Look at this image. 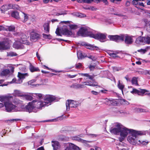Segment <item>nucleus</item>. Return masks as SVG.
<instances>
[{"mask_svg": "<svg viewBox=\"0 0 150 150\" xmlns=\"http://www.w3.org/2000/svg\"><path fill=\"white\" fill-rule=\"evenodd\" d=\"M69 21H63L62 23H64L66 25H63L62 27L59 30L57 28L56 30L55 33L58 36H62V35H64L67 36H70L73 35V33L71 30H69L70 28L71 30H75L78 28V26L76 25L70 24Z\"/></svg>", "mask_w": 150, "mask_h": 150, "instance_id": "f257e3e1", "label": "nucleus"}, {"mask_svg": "<svg viewBox=\"0 0 150 150\" xmlns=\"http://www.w3.org/2000/svg\"><path fill=\"white\" fill-rule=\"evenodd\" d=\"M13 103L15 105L9 101L5 103L4 106L6 111L9 112H20L19 110L23 105V102L17 98H15L13 100Z\"/></svg>", "mask_w": 150, "mask_h": 150, "instance_id": "f03ea898", "label": "nucleus"}, {"mask_svg": "<svg viewBox=\"0 0 150 150\" xmlns=\"http://www.w3.org/2000/svg\"><path fill=\"white\" fill-rule=\"evenodd\" d=\"M147 132V131H137L132 129L129 134V135L128 137L127 140L130 144L135 145L137 142L136 138L137 136L146 135Z\"/></svg>", "mask_w": 150, "mask_h": 150, "instance_id": "7ed1b4c3", "label": "nucleus"}, {"mask_svg": "<svg viewBox=\"0 0 150 150\" xmlns=\"http://www.w3.org/2000/svg\"><path fill=\"white\" fill-rule=\"evenodd\" d=\"M95 31L89 28L81 27L77 32L79 36L83 37L89 36L91 37L92 33H95Z\"/></svg>", "mask_w": 150, "mask_h": 150, "instance_id": "20e7f679", "label": "nucleus"}, {"mask_svg": "<svg viewBox=\"0 0 150 150\" xmlns=\"http://www.w3.org/2000/svg\"><path fill=\"white\" fill-rule=\"evenodd\" d=\"M132 130V129H129L122 125L119 134L120 136L119 138V141L121 142L124 140L128 134H129Z\"/></svg>", "mask_w": 150, "mask_h": 150, "instance_id": "39448f33", "label": "nucleus"}, {"mask_svg": "<svg viewBox=\"0 0 150 150\" xmlns=\"http://www.w3.org/2000/svg\"><path fill=\"white\" fill-rule=\"evenodd\" d=\"M59 99L55 96L50 95H46L43 97V99L46 106L50 105L52 102L58 101Z\"/></svg>", "mask_w": 150, "mask_h": 150, "instance_id": "423d86ee", "label": "nucleus"}, {"mask_svg": "<svg viewBox=\"0 0 150 150\" xmlns=\"http://www.w3.org/2000/svg\"><path fill=\"white\" fill-rule=\"evenodd\" d=\"M20 110V112H35L34 110V107L33 106V103H29L28 104L25 106L23 105V106H22Z\"/></svg>", "mask_w": 150, "mask_h": 150, "instance_id": "0eeeda50", "label": "nucleus"}, {"mask_svg": "<svg viewBox=\"0 0 150 150\" xmlns=\"http://www.w3.org/2000/svg\"><path fill=\"white\" fill-rule=\"evenodd\" d=\"M79 104L78 101L72 100H67L66 103V110H69L70 107L76 108Z\"/></svg>", "mask_w": 150, "mask_h": 150, "instance_id": "6e6552de", "label": "nucleus"}, {"mask_svg": "<svg viewBox=\"0 0 150 150\" xmlns=\"http://www.w3.org/2000/svg\"><path fill=\"white\" fill-rule=\"evenodd\" d=\"M96 33V32L95 31V33H92L91 38L98 40L101 42H104V40L106 38V34H103L100 33Z\"/></svg>", "mask_w": 150, "mask_h": 150, "instance_id": "1a4fd4ad", "label": "nucleus"}, {"mask_svg": "<svg viewBox=\"0 0 150 150\" xmlns=\"http://www.w3.org/2000/svg\"><path fill=\"white\" fill-rule=\"evenodd\" d=\"M122 125L120 123H118L114 127L110 128V132L115 135H119Z\"/></svg>", "mask_w": 150, "mask_h": 150, "instance_id": "9d476101", "label": "nucleus"}, {"mask_svg": "<svg viewBox=\"0 0 150 150\" xmlns=\"http://www.w3.org/2000/svg\"><path fill=\"white\" fill-rule=\"evenodd\" d=\"M147 92V91L144 89H139L137 90L136 89H133L132 91L130 92L131 93L137 94L139 95L143 96L144 94L145 95H148L150 97V93H146Z\"/></svg>", "mask_w": 150, "mask_h": 150, "instance_id": "9b49d317", "label": "nucleus"}, {"mask_svg": "<svg viewBox=\"0 0 150 150\" xmlns=\"http://www.w3.org/2000/svg\"><path fill=\"white\" fill-rule=\"evenodd\" d=\"M122 37L123 40H121V41H123L125 39V42L126 44L127 45H130L133 42L132 39L133 36H129L127 35L122 34Z\"/></svg>", "mask_w": 150, "mask_h": 150, "instance_id": "f8f14e48", "label": "nucleus"}, {"mask_svg": "<svg viewBox=\"0 0 150 150\" xmlns=\"http://www.w3.org/2000/svg\"><path fill=\"white\" fill-rule=\"evenodd\" d=\"M108 37L109 38L110 40L117 42H119L121 41V40H123L122 34L120 35H109Z\"/></svg>", "mask_w": 150, "mask_h": 150, "instance_id": "ddd939ff", "label": "nucleus"}, {"mask_svg": "<svg viewBox=\"0 0 150 150\" xmlns=\"http://www.w3.org/2000/svg\"><path fill=\"white\" fill-rule=\"evenodd\" d=\"M10 45L8 42L6 41L0 42V50H6L10 48Z\"/></svg>", "mask_w": 150, "mask_h": 150, "instance_id": "4468645a", "label": "nucleus"}, {"mask_svg": "<svg viewBox=\"0 0 150 150\" xmlns=\"http://www.w3.org/2000/svg\"><path fill=\"white\" fill-rule=\"evenodd\" d=\"M34 108H36L37 109H41L42 107L46 106L44 101H35L34 102Z\"/></svg>", "mask_w": 150, "mask_h": 150, "instance_id": "2eb2a0df", "label": "nucleus"}, {"mask_svg": "<svg viewBox=\"0 0 150 150\" xmlns=\"http://www.w3.org/2000/svg\"><path fill=\"white\" fill-rule=\"evenodd\" d=\"M13 47L14 48L17 49H23L24 48L23 44L19 41L15 42L13 43Z\"/></svg>", "mask_w": 150, "mask_h": 150, "instance_id": "dca6fc26", "label": "nucleus"}, {"mask_svg": "<svg viewBox=\"0 0 150 150\" xmlns=\"http://www.w3.org/2000/svg\"><path fill=\"white\" fill-rule=\"evenodd\" d=\"M52 145L53 147L54 150H57L60 147L59 143L57 141H52Z\"/></svg>", "mask_w": 150, "mask_h": 150, "instance_id": "f3484780", "label": "nucleus"}, {"mask_svg": "<svg viewBox=\"0 0 150 150\" xmlns=\"http://www.w3.org/2000/svg\"><path fill=\"white\" fill-rule=\"evenodd\" d=\"M50 22L45 23L43 25L44 31L45 33L47 34L49 33L50 29Z\"/></svg>", "mask_w": 150, "mask_h": 150, "instance_id": "a211bd4d", "label": "nucleus"}, {"mask_svg": "<svg viewBox=\"0 0 150 150\" xmlns=\"http://www.w3.org/2000/svg\"><path fill=\"white\" fill-rule=\"evenodd\" d=\"M144 37H139L136 39L135 42L139 45H144Z\"/></svg>", "mask_w": 150, "mask_h": 150, "instance_id": "6ab92c4d", "label": "nucleus"}, {"mask_svg": "<svg viewBox=\"0 0 150 150\" xmlns=\"http://www.w3.org/2000/svg\"><path fill=\"white\" fill-rule=\"evenodd\" d=\"M86 47V48L91 50H98L99 49V48L96 46H94L93 45H91L90 44H88L85 43L83 44Z\"/></svg>", "mask_w": 150, "mask_h": 150, "instance_id": "aec40b11", "label": "nucleus"}, {"mask_svg": "<svg viewBox=\"0 0 150 150\" xmlns=\"http://www.w3.org/2000/svg\"><path fill=\"white\" fill-rule=\"evenodd\" d=\"M40 38V35L36 33H31L30 36V39L32 40H38Z\"/></svg>", "mask_w": 150, "mask_h": 150, "instance_id": "412c9836", "label": "nucleus"}, {"mask_svg": "<svg viewBox=\"0 0 150 150\" xmlns=\"http://www.w3.org/2000/svg\"><path fill=\"white\" fill-rule=\"evenodd\" d=\"M79 74L82 76L87 77V78H86V79H88L91 80H93L95 76L94 75H90L89 74L87 73H79Z\"/></svg>", "mask_w": 150, "mask_h": 150, "instance_id": "4be33fe9", "label": "nucleus"}, {"mask_svg": "<svg viewBox=\"0 0 150 150\" xmlns=\"http://www.w3.org/2000/svg\"><path fill=\"white\" fill-rule=\"evenodd\" d=\"M83 86L81 85V84L74 83L71 85L70 86V87L71 88L77 89L78 88H83Z\"/></svg>", "mask_w": 150, "mask_h": 150, "instance_id": "5701e85b", "label": "nucleus"}, {"mask_svg": "<svg viewBox=\"0 0 150 150\" xmlns=\"http://www.w3.org/2000/svg\"><path fill=\"white\" fill-rule=\"evenodd\" d=\"M28 76L29 74L28 73H22L20 72H18V78L22 79L25 78Z\"/></svg>", "mask_w": 150, "mask_h": 150, "instance_id": "b1692460", "label": "nucleus"}, {"mask_svg": "<svg viewBox=\"0 0 150 150\" xmlns=\"http://www.w3.org/2000/svg\"><path fill=\"white\" fill-rule=\"evenodd\" d=\"M117 86L118 88L121 90V91L123 94V89L125 88V85L123 84L122 82L121 83L120 81L119 80L117 84Z\"/></svg>", "mask_w": 150, "mask_h": 150, "instance_id": "393cba45", "label": "nucleus"}, {"mask_svg": "<svg viewBox=\"0 0 150 150\" xmlns=\"http://www.w3.org/2000/svg\"><path fill=\"white\" fill-rule=\"evenodd\" d=\"M29 69L30 71L32 72L37 71H40V70L38 68L35 67L31 64H30V66Z\"/></svg>", "mask_w": 150, "mask_h": 150, "instance_id": "a878e982", "label": "nucleus"}, {"mask_svg": "<svg viewBox=\"0 0 150 150\" xmlns=\"http://www.w3.org/2000/svg\"><path fill=\"white\" fill-rule=\"evenodd\" d=\"M11 16L17 19L20 18L19 13L18 11H14L12 12L11 13Z\"/></svg>", "mask_w": 150, "mask_h": 150, "instance_id": "bb28decb", "label": "nucleus"}, {"mask_svg": "<svg viewBox=\"0 0 150 150\" xmlns=\"http://www.w3.org/2000/svg\"><path fill=\"white\" fill-rule=\"evenodd\" d=\"M12 97L11 96H0V101L1 102H4V103L6 101H5L6 100H8L9 98H11Z\"/></svg>", "mask_w": 150, "mask_h": 150, "instance_id": "cd10ccee", "label": "nucleus"}, {"mask_svg": "<svg viewBox=\"0 0 150 150\" xmlns=\"http://www.w3.org/2000/svg\"><path fill=\"white\" fill-rule=\"evenodd\" d=\"M77 54L78 58L79 59H83L86 57V55L83 54L81 51L80 50L77 51Z\"/></svg>", "mask_w": 150, "mask_h": 150, "instance_id": "c85d7f7f", "label": "nucleus"}, {"mask_svg": "<svg viewBox=\"0 0 150 150\" xmlns=\"http://www.w3.org/2000/svg\"><path fill=\"white\" fill-rule=\"evenodd\" d=\"M13 94L16 96L22 97L23 96V94L20 91L15 90L14 91Z\"/></svg>", "mask_w": 150, "mask_h": 150, "instance_id": "c756f323", "label": "nucleus"}, {"mask_svg": "<svg viewBox=\"0 0 150 150\" xmlns=\"http://www.w3.org/2000/svg\"><path fill=\"white\" fill-rule=\"evenodd\" d=\"M144 44H150V36H146L145 37H144Z\"/></svg>", "mask_w": 150, "mask_h": 150, "instance_id": "7c9ffc66", "label": "nucleus"}, {"mask_svg": "<svg viewBox=\"0 0 150 150\" xmlns=\"http://www.w3.org/2000/svg\"><path fill=\"white\" fill-rule=\"evenodd\" d=\"M74 145L72 143H68L66 144V148L69 150H73Z\"/></svg>", "mask_w": 150, "mask_h": 150, "instance_id": "2f4dec72", "label": "nucleus"}, {"mask_svg": "<svg viewBox=\"0 0 150 150\" xmlns=\"http://www.w3.org/2000/svg\"><path fill=\"white\" fill-rule=\"evenodd\" d=\"M149 46L147 47L145 49H141L137 50L139 52H140L142 54H144L147 51L150 49Z\"/></svg>", "mask_w": 150, "mask_h": 150, "instance_id": "473e14b6", "label": "nucleus"}, {"mask_svg": "<svg viewBox=\"0 0 150 150\" xmlns=\"http://www.w3.org/2000/svg\"><path fill=\"white\" fill-rule=\"evenodd\" d=\"M75 140H77L78 141L81 142H82L83 143L87 144L88 143H91V142L92 141H87L85 140H83L81 138H79V137H75Z\"/></svg>", "mask_w": 150, "mask_h": 150, "instance_id": "72a5a7b5", "label": "nucleus"}, {"mask_svg": "<svg viewBox=\"0 0 150 150\" xmlns=\"http://www.w3.org/2000/svg\"><path fill=\"white\" fill-rule=\"evenodd\" d=\"M36 81V80L35 79H32L29 81L28 82V83L29 85H31L32 86H36L37 85H39V84H35L33 83H34Z\"/></svg>", "mask_w": 150, "mask_h": 150, "instance_id": "f704fd0d", "label": "nucleus"}, {"mask_svg": "<svg viewBox=\"0 0 150 150\" xmlns=\"http://www.w3.org/2000/svg\"><path fill=\"white\" fill-rule=\"evenodd\" d=\"M119 53L118 52H111L109 54L113 58L118 57L120 58V57L117 55V54Z\"/></svg>", "mask_w": 150, "mask_h": 150, "instance_id": "c9c22d12", "label": "nucleus"}, {"mask_svg": "<svg viewBox=\"0 0 150 150\" xmlns=\"http://www.w3.org/2000/svg\"><path fill=\"white\" fill-rule=\"evenodd\" d=\"M8 8L7 5L6 4L2 6L1 8L2 13H4L5 11L8 10Z\"/></svg>", "mask_w": 150, "mask_h": 150, "instance_id": "e433bc0d", "label": "nucleus"}, {"mask_svg": "<svg viewBox=\"0 0 150 150\" xmlns=\"http://www.w3.org/2000/svg\"><path fill=\"white\" fill-rule=\"evenodd\" d=\"M131 81L132 83L133 84H134L136 86L138 85V84L137 83V78L136 77H133L132 80Z\"/></svg>", "mask_w": 150, "mask_h": 150, "instance_id": "4c0bfd02", "label": "nucleus"}, {"mask_svg": "<svg viewBox=\"0 0 150 150\" xmlns=\"http://www.w3.org/2000/svg\"><path fill=\"white\" fill-rule=\"evenodd\" d=\"M21 41L23 42V44L26 43L27 41V36L25 35H22V37H21Z\"/></svg>", "mask_w": 150, "mask_h": 150, "instance_id": "58836bf2", "label": "nucleus"}, {"mask_svg": "<svg viewBox=\"0 0 150 150\" xmlns=\"http://www.w3.org/2000/svg\"><path fill=\"white\" fill-rule=\"evenodd\" d=\"M23 97L26 100H31L33 99V98L31 96L28 95H23Z\"/></svg>", "mask_w": 150, "mask_h": 150, "instance_id": "ea45409f", "label": "nucleus"}, {"mask_svg": "<svg viewBox=\"0 0 150 150\" xmlns=\"http://www.w3.org/2000/svg\"><path fill=\"white\" fill-rule=\"evenodd\" d=\"M75 68L77 69H81L83 68V65L81 63H77L75 64Z\"/></svg>", "mask_w": 150, "mask_h": 150, "instance_id": "a19ab883", "label": "nucleus"}, {"mask_svg": "<svg viewBox=\"0 0 150 150\" xmlns=\"http://www.w3.org/2000/svg\"><path fill=\"white\" fill-rule=\"evenodd\" d=\"M10 73V71L7 69L4 70L1 72V74L4 76H6L8 74Z\"/></svg>", "mask_w": 150, "mask_h": 150, "instance_id": "79ce46f5", "label": "nucleus"}, {"mask_svg": "<svg viewBox=\"0 0 150 150\" xmlns=\"http://www.w3.org/2000/svg\"><path fill=\"white\" fill-rule=\"evenodd\" d=\"M24 16V20L23 21V22H26L28 19V15L27 14L25 13L24 12H22Z\"/></svg>", "mask_w": 150, "mask_h": 150, "instance_id": "37998d69", "label": "nucleus"}, {"mask_svg": "<svg viewBox=\"0 0 150 150\" xmlns=\"http://www.w3.org/2000/svg\"><path fill=\"white\" fill-rule=\"evenodd\" d=\"M17 54L16 53L13 52H10L7 53V55L11 57L15 56H17Z\"/></svg>", "mask_w": 150, "mask_h": 150, "instance_id": "c03bdc74", "label": "nucleus"}, {"mask_svg": "<svg viewBox=\"0 0 150 150\" xmlns=\"http://www.w3.org/2000/svg\"><path fill=\"white\" fill-rule=\"evenodd\" d=\"M139 142L141 144L143 145H147L149 143V142L146 141H143L139 140Z\"/></svg>", "mask_w": 150, "mask_h": 150, "instance_id": "a18cd8bd", "label": "nucleus"}, {"mask_svg": "<svg viewBox=\"0 0 150 150\" xmlns=\"http://www.w3.org/2000/svg\"><path fill=\"white\" fill-rule=\"evenodd\" d=\"M8 30L10 31H14L15 29V27L14 26L11 25L8 26Z\"/></svg>", "mask_w": 150, "mask_h": 150, "instance_id": "49530a36", "label": "nucleus"}, {"mask_svg": "<svg viewBox=\"0 0 150 150\" xmlns=\"http://www.w3.org/2000/svg\"><path fill=\"white\" fill-rule=\"evenodd\" d=\"M44 38H46V39H51V36L50 34L47 35L44 33H43L42 34Z\"/></svg>", "mask_w": 150, "mask_h": 150, "instance_id": "de8ad7c7", "label": "nucleus"}, {"mask_svg": "<svg viewBox=\"0 0 150 150\" xmlns=\"http://www.w3.org/2000/svg\"><path fill=\"white\" fill-rule=\"evenodd\" d=\"M91 81H85L82 82V84H81V85L83 86V88H84L85 85L90 86V83Z\"/></svg>", "mask_w": 150, "mask_h": 150, "instance_id": "09e8293b", "label": "nucleus"}, {"mask_svg": "<svg viewBox=\"0 0 150 150\" xmlns=\"http://www.w3.org/2000/svg\"><path fill=\"white\" fill-rule=\"evenodd\" d=\"M105 22L106 24L108 25L114 23L113 21L111 19H108L106 20Z\"/></svg>", "mask_w": 150, "mask_h": 150, "instance_id": "8fccbe9b", "label": "nucleus"}, {"mask_svg": "<svg viewBox=\"0 0 150 150\" xmlns=\"http://www.w3.org/2000/svg\"><path fill=\"white\" fill-rule=\"evenodd\" d=\"M137 111L138 112H148L147 110L146 109L140 108H137Z\"/></svg>", "mask_w": 150, "mask_h": 150, "instance_id": "3c124183", "label": "nucleus"}, {"mask_svg": "<svg viewBox=\"0 0 150 150\" xmlns=\"http://www.w3.org/2000/svg\"><path fill=\"white\" fill-rule=\"evenodd\" d=\"M36 96L38 97L39 98L41 99L43 98V97H44L45 96H43V95L41 93H36L35 94Z\"/></svg>", "mask_w": 150, "mask_h": 150, "instance_id": "603ef678", "label": "nucleus"}, {"mask_svg": "<svg viewBox=\"0 0 150 150\" xmlns=\"http://www.w3.org/2000/svg\"><path fill=\"white\" fill-rule=\"evenodd\" d=\"M98 83L96 82H94L93 83H92L91 82L90 83V86H98Z\"/></svg>", "mask_w": 150, "mask_h": 150, "instance_id": "864d4df0", "label": "nucleus"}, {"mask_svg": "<svg viewBox=\"0 0 150 150\" xmlns=\"http://www.w3.org/2000/svg\"><path fill=\"white\" fill-rule=\"evenodd\" d=\"M77 16L79 18H82L85 17L86 15L84 14H82L81 13H78Z\"/></svg>", "mask_w": 150, "mask_h": 150, "instance_id": "5fc2aeb1", "label": "nucleus"}, {"mask_svg": "<svg viewBox=\"0 0 150 150\" xmlns=\"http://www.w3.org/2000/svg\"><path fill=\"white\" fill-rule=\"evenodd\" d=\"M19 6L17 4H13V9H16L17 10H19Z\"/></svg>", "mask_w": 150, "mask_h": 150, "instance_id": "6e6d98bb", "label": "nucleus"}, {"mask_svg": "<svg viewBox=\"0 0 150 150\" xmlns=\"http://www.w3.org/2000/svg\"><path fill=\"white\" fill-rule=\"evenodd\" d=\"M93 1V0H83V2L84 3L89 4Z\"/></svg>", "mask_w": 150, "mask_h": 150, "instance_id": "4d7b16f0", "label": "nucleus"}, {"mask_svg": "<svg viewBox=\"0 0 150 150\" xmlns=\"http://www.w3.org/2000/svg\"><path fill=\"white\" fill-rule=\"evenodd\" d=\"M146 30L147 31L150 33V22L148 23L147 25Z\"/></svg>", "mask_w": 150, "mask_h": 150, "instance_id": "13d9d810", "label": "nucleus"}, {"mask_svg": "<svg viewBox=\"0 0 150 150\" xmlns=\"http://www.w3.org/2000/svg\"><path fill=\"white\" fill-rule=\"evenodd\" d=\"M138 0H134L132 1V3L134 5H138Z\"/></svg>", "mask_w": 150, "mask_h": 150, "instance_id": "bf43d9fd", "label": "nucleus"}, {"mask_svg": "<svg viewBox=\"0 0 150 150\" xmlns=\"http://www.w3.org/2000/svg\"><path fill=\"white\" fill-rule=\"evenodd\" d=\"M22 82V80L21 79L18 78V79L16 81V83H21Z\"/></svg>", "mask_w": 150, "mask_h": 150, "instance_id": "052dcab7", "label": "nucleus"}, {"mask_svg": "<svg viewBox=\"0 0 150 150\" xmlns=\"http://www.w3.org/2000/svg\"><path fill=\"white\" fill-rule=\"evenodd\" d=\"M8 8L9 9H13V4H9L8 5H7Z\"/></svg>", "mask_w": 150, "mask_h": 150, "instance_id": "680f3d73", "label": "nucleus"}, {"mask_svg": "<svg viewBox=\"0 0 150 150\" xmlns=\"http://www.w3.org/2000/svg\"><path fill=\"white\" fill-rule=\"evenodd\" d=\"M73 150H80L79 147L74 145Z\"/></svg>", "mask_w": 150, "mask_h": 150, "instance_id": "e2e57ef3", "label": "nucleus"}, {"mask_svg": "<svg viewBox=\"0 0 150 150\" xmlns=\"http://www.w3.org/2000/svg\"><path fill=\"white\" fill-rule=\"evenodd\" d=\"M138 5L143 6V7H144V4L143 2H140L139 1H138Z\"/></svg>", "mask_w": 150, "mask_h": 150, "instance_id": "0e129e2a", "label": "nucleus"}, {"mask_svg": "<svg viewBox=\"0 0 150 150\" xmlns=\"http://www.w3.org/2000/svg\"><path fill=\"white\" fill-rule=\"evenodd\" d=\"M122 0H110V1L113 3H117V2L120 1Z\"/></svg>", "mask_w": 150, "mask_h": 150, "instance_id": "69168bd1", "label": "nucleus"}, {"mask_svg": "<svg viewBox=\"0 0 150 150\" xmlns=\"http://www.w3.org/2000/svg\"><path fill=\"white\" fill-rule=\"evenodd\" d=\"M89 68L91 70H93L95 68V66L93 65H90L89 67Z\"/></svg>", "mask_w": 150, "mask_h": 150, "instance_id": "338daca9", "label": "nucleus"}, {"mask_svg": "<svg viewBox=\"0 0 150 150\" xmlns=\"http://www.w3.org/2000/svg\"><path fill=\"white\" fill-rule=\"evenodd\" d=\"M16 79L15 78H14L13 79L12 81L10 82V83H16Z\"/></svg>", "mask_w": 150, "mask_h": 150, "instance_id": "774afa93", "label": "nucleus"}]
</instances>
